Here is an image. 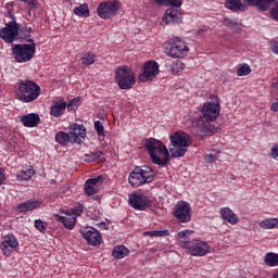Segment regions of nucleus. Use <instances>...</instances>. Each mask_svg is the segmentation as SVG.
I'll return each mask as SVG.
<instances>
[{"label":"nucleus","mask_w":278,"mask_h":278,"mask_svg":"<svg viewBox=\"0 0 278 278\" xmlns=\"http://www.w3.org/2000/svg\"><path fill=\"white\" fill-rule=\"evenodd\" d=\"M144 148L149 153L153 164L165 166L169 162V151L161 141L150 138L144 142Z\"/></svg>","instance_id":"nucleus-1"},{"label":"nucleus","mask_w":278,"mask_h":278,"mask_svg":"<svg viewBox=\"0 0 278 278\" xmlns=\"http://www.w3.org/2000/svg\"><path fill=\"white\" fill-rule=\"evenodd\" d=\"M169 153L174 159L184 157L188 148L192 144L191 137L185 132L177 131L169 136Z\"/></svg>","instance_id":"nucleus-2"},{"label":"nucleus","mask_w":278,"mask_h":278,"mask_svg":"<svg viewBox=\"0 0 278 278\" xmlns=\"http://www.w3.org/2000/svg\"><path fill=\"white\" fill-rule=\"evenodd\" d=\"M40 87L34 80H20L16 97L24 103H30L40 96Z\"/></svg>","instance_id":"nucleus-3"},{"label":"nucleus","mask_w":278,"mask_h":278,"mask_svg":"<svg viewBox=\"0 0 278 278\" xmlns=\"http://www.w3.org/2000/svg\"><path fill=\"white\" fill-rule=\"evenodd\" d=\"M29 43H17L12 48L14 60L22 64L31 61L36 54V43L33 38L27 39Z\"/></svg>","instance_id":"nucleus-4"},{"label":"nucleus","mask_w":278,"mask_h":278,"mask_svg":"<svg viewBox=\"0 0 278 278\" xmlns=\"http://www.w3.org/2000/svg\"><path fill=\"white\" fill-rule=\"evenodd\" d=\"M154 180V172L148 166L137 167L130 176H128V184L135 188H139L146 184H150Z\"/></svg>","instance_id":"nucleus-5"},{"label":"nucleus","mask_w":278,"mask_h":278,"mask_svg":"<svg viewBox=\"0 0 278 278\" xmlns=\"http://www.w3.org/2000/svg\"><path fill=\"white\" fill-rule=\"evenodd\" d=\"M115 81L117 83V86H119V89L129 90L137 81L136 74L131 67L122 65V67L115 70Z\"/></svg>","instance_id":"nucleus-6"},{"label":"nucleus","mask_w":278,"mask_h":278,"mask_svg":"<svg viewBox=\"0 0 278 278\" xmlns=\"http://www.w3.org/2000/svg\"><path fill=\"white\" fill-rule=\"evenodd\" d=\"M215 128L203 115H194L190 124V132L197 137L214 135Z\"/></svg>","instance_id":"nucleus-7"},{"label":"nucleus","mask_w":278,"mask_h":278,"mask_svg":"<svg viewBox=\"0 0 278 278\" xmlns=\"http://www.w3.org/2000/svg\"><path fill=\"white\" fill-rule=\"evenodd\" d=\"M189 51L187 42L180 37L170 39L168 47L165 48V54L172 59H184Z\"/></svg>","instance_id":"nucleus-8"},{"label":"nucleus","mask_w":278,"mask_h":278,"mask_svg":"<svg viewBox=\"0 0 278 278\" xmlns=\"http://www.w3.org/2000/svg\"><path fill=\"white\" fill-rule=\"evenodd\" d=\"M121 9V3L117 0L100 2L98 5L97 12L98 16L102 20H110L117 15L118 10Z\"/></svg>","instance_id":"nucleus-9"},{"label":"nucleus","mask_w":278,"mask_h":278,"mask_svg":"<svg viewBox=\"0 0 278 278\" xmlns=\"http://www.w3.org/2000/svg\"><path fill=\"white\" fill-rule=\"evenodd\" d=\"M160 73V65L156 61L149 60L143 64L142 74H139V83L152 81Z\"/></svg>","instance_id":"nucleus-10"},{"label":"nucleus","mask_w":278,"mask_h":278,"mask_svg":"<svg viewBox=\"0 0 278 278\" xmlns=\"http://www.w3.org/2000/svg\"><path fill=\"white\" fill-rule=\"evenodd\" d=\"M173 216L178 223H189L192 217V208L189 203L181 202L173 210Z\"/></svg>","instance_id":"nucleus-11"},{"label":"nucleus","mask_w":278,"mask_h":278,"mask_svg":"<svg viewBox=\"0 0 278 278\" xmlns=\"http://www.w3.org/2000/svg\"><path fill=\"white\" fill-rule=\"evenodd\" d=\"M1 251L4 256L10 257L13 252H17L20 249V243L17 239L12 235L9 233L1 239Z\"/></svg>","instance_id":"nucleus-12"},{"label":"nucleus","mask_w":278,"mask_h":278,"mask_svg":"<svg viewBox=\"0 0 278 278\" xmlns=\"http://www.w3.org/2000/svg\"><path fill=\"white\" fill-rule=\"evenodd\" d=\"M220 114V104L216 102H205L202 106V117L208 123L216 121Z\"/></svg>","instance_id":"nucleus-13"},{"label":"nucleus","mask_w":278,"mask_h":278,"mask_svg":"<svg viewBox=\"0 0 278 278\" xmlns=\"http://www.w3.org/2000/svg\"><path fill=\"white\" fill-rule=\"evenodd\" d=\"M128 204H130V207L137 211H146L149 206H151V200L146 194L132 193L130 197H128Z\"/></svg>","instance_id":"nucleus-14"},{"label":"nucleus","mask_w":278,"mask_h":278,"mask_svg":"<svg viewBox=\"0 0 278 278\" xmlns=\"http://www.w3.org/2000/svg\"><path fill=\"white\" fill-rule=\"evenodd\" d=\"M187 250L192 256H204L210 253L211 247L205 241L192 239Z\"/></svg>","instance_id":"nucleus-15"},{"label":"nucleus","mask_w":278,"mask_h":278,"mask_svg":"<svg viewBox=\"0 0 278 278\" xmlns=\"http://www.w3.org/2000/svg\"><path fill=\"white\" fill-rule=\"evenodd\" d=\"M20 25L16 22H9L5 27L0 30V38L5 42L12 43L18 36Z\"/></svg>","instance_id":"nucleus-16"},{"label":"nucleus","mask_w":278,"mask_h":278,"mask_svg":"<svg viewBox=\"0 0 278 278\" xmlns=\"http://www.w3.org/2000/svg\"><path fill=\"white\" fill-rule=\"evenodd\" d=\"M70 137L72 138V143H80L79 139H86V128L84 124H70Z\"/></svg>","instance_id":"nucleus-17"},{"label":"nucleus","mask_w":278,"mask_h":278,"mask_svg":"<svg viewBox=\"0 0 278 278\" xmlns=\"http://www.w3.org/2000/svg\"><path fill=\"white\" fill-rule=\"evenodd\" d=\"M103 179H104L103 176H98L93 179H89L85 181V194L90 197L98 193L99 188L103 182Z\"/></svg>","instance_id":"nucleus-18"},{"label":"nucleus","mask_w":278,"mask_h":278,"mask_svg":"<svg viewBox=\"0 0 278 278\" xmlns=\"http://www.w3.org/2000/svg\"><path fill=\"white\" fill-rule=\"evenodd\" d=\"M62 213L65 214V216L55 215L58 222L62 223L66 229L73 230L77 223L76 216L68 211H62Z\"/></svg>","instance_id":"nucleus-19"},{"label":"nucleus","mask_w":278,"mask_h":278,"mask_svg":"<svg viewBox=\"0 0 278 278\" xmlns=\"http://www.w3.org/2000/svg\"><path fill=\"white\" fill-rule=\"evenodd\" d=\"M83 233V237H85V240H87V243L96 247L101 243L102 237L98 230L94 228H89V230H83L80 231Z\"/></svg>","instance_id":"nucleus-20"},{"label":"nucleus","mask_w":278,"mask_h":278,"mask_svg":"<svg viewBox=\"0 0 278 278\" xmlns=\"http://www.w3.org/2000/svg\"><path fill=\"white\" fill-rule=\"evenodd\" d=\"M163 20L166 24H179L181 20L180 10L176 8L166 9Z\"/></svg>","instance_id":"nucleus-21"},{"label":"nucleus","mask_w":278,"mask_h":278,"mask_svg":"<svg viewBox=\"0 0 278 278\" xmlns=\"http://www.w3.org/2000/svg\"><path fill=\"white\" fill-rule=\"evenodd\" d=\"M66 108H67V102H65L63 98H60L59 100H53L50 114L51 116L59 118L64 114Z\"/></svg>","instance_id":"nucleus-22"},{"label":"nucleus","mask_w":278,"mask_h":278,"mask_svg":"<svg viewBox=\"0 0 278 278\" xmlns=\"http://www.w3.org/2000/svg\"><path fill=\"white\" fill-rule=\"evenodd\" d=\"M219 214L222 219L229 223L230 225H237L239 223V217L229 207L220 208Z\"/></svg>","instance_id":"nucleus-23"},{"label":"nucleus","mask_w":278,"mask_h":278,"mask_svg":"<svg viewBox=\"0 0 278 278\" xmlns=\"http://www.w3.org/2000/svg\"><path fill=\"white\" fill-rule=\"evenodd\" d=\"M41 202L37 201V200H30L28 202L25 203H21L16 206L15 211L17 213H27L34 210H37L38 207L41 206Z\"/></svg>","instance_id":"nucleus-24"},{"label":"nucleus","mask_w":278,"mask_h":278,"mask_svg":"<svg viewBox=\"0 0 278 278\" xmlns=\"http://www.w3.org/2000/svg\"><path fill=\"white\" fill-rule=\"evenodd\" d=\"M193 233L192 230H182L177 233V241L179 245L184 249H188L191 244L192 240L190 236Z\"/></svg>","instance_id":"nucleus-25"},{"label":"nucleus","mask_w":278,"mask_h":278,"mask_svg":"<svg viewBox=\"0 0 278 278\" xmlns=\"http://www.w3.org/2000/svg\"><path fill=\"white\" fill-rule=\"evenodd\" d=\"M225 8L231 12L247 11V5L241 0H225Z\"/></svg>","instance_id":"nucleus-26"},{"label":"nucleus","mask_w":278,"mask_h":278,"mask_svg":"<svg viewBox=\"0 0 278 278\" xmlns=\"http://www.w3.org/2000/svg\"><path fill=\"white\" fill-rule=\"evenodd\" d=\"M220 23L229 30L238 33L241 29V24L238 23V20L232 17H224L220 20Z\"/></svg>","instance_id":"nucleus-27"},{"label":"nucleus","mask_w":278,"mask_h":278,"mask_svg":"<svg viewBox=\"0 0 278 278\" xmlns=\"http://www.w3.org/2000/svg\"><path fill=\"white\" fill-rule=\"evenodd\" d=\"M22 123L25 127H36L40 123V117L37 113H29L22 117Z\"/></svg>","instance_id":"nucleus-28"},{"label":"nucleus","mask_w":278,"mask_h":278,"mask_svg":"<svg viewBox=\"0 0 278 278\" xmlns=\"http://www.w3.org/2000/svg\"><path fill=\"white\" fill-rule=\"evenodd\" d=\"M250 7H260L262 11H267L268 5L274 2V0H243Z\"/></svg>","instance_id":"nucleus-29"},{"label":"nucleus","mask_w":278,"mask_h":278,"mask_svg":"<svg viewBox=\"0 0 278 278\" xmlns=\"http://www.w3.org/2000/svg\"><path fill=\"white\" fill-rule=\"evenodd\" d=\"M74 14L78 17H89L90 10L87 3H81L80 5L74 8Z\"/></svg>","instance_id":"nucleus-30"},{"label":"nucleus","mask_w":278,"mask_h":278,"mask_svg":"<svg viewBox=\"0 0 278 278\" xmlns=\"http://www.w3.org/2000/svg\"><path fill=\"white\" fill-rule=\"evenodd\" d=\"M263 262L269 267L278 266V253L269 252L264 256Z\"/></svg>","instance_id":"nucleus-31"},{"label":"nucleus","mask_w":278,"mask_h":278,"mask_svg":"<svg viewBox=\"0 0 278 278\" xmlns=\"http://www.w3.org/2000/svg\"><path fill=\"white\" fill-rule=\"evenodd\" d=\"M55 141L65 147L67 143L72 142L71 134H66L63 130H60V132L56 134L55 136Z\"/></svg>","instance_id":"nucleus-32"},{"label":"nucleus","mask_w":278,"mask_h":278,"mask_svg":"<svg viewBox=\"0 0 278 278\" xmlns=\"http://www.w3.org/2000/svg\"><path fill=\"white\" fill-rule=\"evenodd\" d=\"M260 228L269 230L278 228V218H267L258 224Z\"/></svg>","instance_id":"nucleus-33"},{"label":"nucleus","mask_w":278,"mask_h":278,"mask_svg":"<svg viewBox=\"0 0 278 278\" xmlns=\"http://www.w3.org/2000/svg\"><path fill=\"white\" fill-rule=\"evenodd\" d=\"M185 67H186V65H185V63H182V61L175 60L174 63H172L170 73L173 75L179 76L185 71Z\"/></svg>","instance_id":"nucleus-34"},{"label":"nucleus","mask_w":278,"mask_h":278,"mask_svg":"<svg viewBox=\"0 0 278 278\" xmlns=\"http://www.w3.org/2000/svg\"><path fill=\"white\" fill-rule=\"evenodd\" d=\"M129 254V250L124 245H117L113 248V257L121 260Z\"/></svg>","instance_id":"nucleus-35"},{"label":"nucleus","mask_w":278,"mask_h":278,"mask_svg":"<svg viewBox=\"0 0 278 278\" xmlns=\"http://www.w3.org/2000/svg\"><path fill=\"white\" fill-rule=\"evenodd\" d=\"M154 2L162 7H174V8H180L182 5V1L181 0H154Z\"/></svg>","instance_id":"nucleus-36"},{"label":"nucleus","mask_w":278,"mask_h":278,"mask_svg":"<svg viewBox=\"0 0 278 278\" xmlns=\"http://www.w3.org/2000/svg\"><path fill=\"white\" fill-rule=\"evenodd\" d=\"M35 175L34 169L29 168L27 170H22L17 174V180L18 181H28L31 179V177Z\"/></svg>","instance_id":"nucleus-37"},{"label":"nucleus","mask_w":278,"mask_h":278,"mask_svg":"<svg viewBox=\"0 0 278 278\" xmlns=\"http://www.w3.org/2000/svg\"><path fill=\"white\" fill-rule=\"evenodd\" d=\"M80 62L85 66H90V65L94 64L96 55L91 52L85 53V55L83 58H80Z\"/></svg>","instance_id":"nucleus-38"},{"label":"nucleus","mask_w":278,"mask_h":278,"mask_svg":"<svg viewBox=\"0 0 278 278\" xmlns=\"http://www.w3.org/2000/svg\"><path fill=\"white\" fill-rule=\"evenodd\" d=\"M93 128H96V132H98V139H100V141H103L105 138V134L102 122H93Z\"/></svg>","instance_id":"nucleus-39"},{"label":"nucleus","mask_w":278,"mask_h":278,"mask_svg":"<svg viewBox=\"0 0 278 278\" xmlns=\"http://www.w3.org/2000/svg\"><path fill=\"white\" fill-rule=\"evenodd\" d=\"M252 73V70L250 67V65H239V67L237 68V76L238 77H244L248 76Z\"/></svg>","instance_id":"nucleus-40"},{"label":"nucleus","mask_w":278,"mask_h":278,"mask_svg":"<svg viewBox=\"0 0 278 278\" xmlns=\"http://www.w3.org/2000/svg\"><path fill=\"white\" fill-rule=\"evenodd\" d=\"M103 156L101 151L91 152L90 154L85 155V162L92 163Z\"/></svg>","instance_id":"nucleus-41"},{"label":"nucleus","mask_w":278,"mask_h":278,"mask_svg":"<svg viewBox=\"0 0 278 278\" xmlns=\"http://www.w3.org/2000/svg\"><path fill=\"white\" fill-rule=\"evenodd\" d=\"M143 236H149V237H166V236H169V231L168 230H153V231L144 232Z\"/></svg>","instance_id":"nucleus-42"},{"label":"nucleus","mask_w":278,"mask_h":278,"mask_svg":"<svg viewBox=\"0 0 278 278\" xmlns=\"http://www.w3.org/2000/svg\"><path fill=\"white\" fill-rule=\"evenodd\" d=\"M33 33V28L28 26L18 27V34L21 35V38H28L30 37V34Z\"/></svg>","instance_id":"nucleus-43"},{"label":"nucleus","mask_w":278,"mask_h":278,"mask_svg":"<svg viewBox=\"0 0 278 278\" xmlns=\"http://www.w3.org/2000/svg\"><path fill=\"white\" fill-rule=\"evenodd\" d=\"M28 4L29 14L37 11L38 1L37 0H20Z\"/></svg>","instance_id":"nucleus-44"},{"label":"nucleus","mask_w":278,"mask_h":278,"mask_svg":"<svg viewBox=\"0 0 278 278\" xmlns=\"http://www.w3.org/2000/svg\"><path fill=\"white\" fill-rule=\"evenodd\" d=\"M218 159H219L218 153L216 154L210 153V154H206L204 157L205 162L207 163H215L216 161H218Z\"/></svg>","instance_id":"nucleus-45"},{"label":"nucleus","mask_w":278,"mask_h":278,"mask_svg":"<svg viewBox=\"0 0 278 278\" xmlns=\"http://www.w3.org/2000/svg\"><path fill=\"white\" fill-rule=\"evenodd\" d=\"M73 216H76V219L78 216H80L84 212V206L83 205H78L76 207H74L72 211H68Z\"/></svg>","instance_id":"nucleus-46"},{"label":"nucleus","mask_w":278,"mask_h":278,"mask_svg":"<svg viewBox=\"0 0 278 278\" xmlns=\"http://www.w3.org/2000/svg\"><path fill=\"white\" fill-rule=\"evenodd\" d=\"M35 227L40 231L45 232L47 230V224H45L41 219L35 220Z\"/></svg>","instance_id":"nucleus-47"},{"label":"nucleus","mask_w":278,"mask_h":278,"mask_svg":"<svg viewBox=\"0 0 278 278\" xmlns=\"http://www.w3.org/2000/svg\"><path fill=\"white\" fill-rule=\"evenodd\" d=\"M270 15L274 20L278 21V2L270 9Z\"/></svg>","instance_id":"nucleus-48"},{"label":"nucleus","mask_w":278,"mask_h":278,"mask_svg":"<svg viewBox=\"0 0 278 278\" xmlns=\"http://www.w3.org/2000/svg\"><path fill=\"white\" fill-rule=\"evenodd\" d=\"M78 98H74V100H70L68 104H66V108L72 111L74 110V108H76L78 105Z\"/></svg>","instance_id":"nucleus-49"},{"label":"nucleus","mask_w":278,"mask_h":278,"mask_svg":"<svg viewBox=\"0 0 278 278\" xmlns=\"http://www.w3.org/2000/svg\"><path fill=\"white\" fill-rule=\"evenodd\" d=\"M270 154L274 159H277L278 157V144L274 146L271 149H270Z\"/></svg>","instance_id":"nucleus-50"},{"label":"nucleus","mask_w":278,"mask_h":278,"mask_svg":"<svg viewBox=\"0 0 278 278\" xmlns=\"http://www.w3.org/2000/svg\"><path fill=\"white\" fill-rule=\"evenodd\" d=\"M271 52L278 55V41L275 40L271 45Z\"/></svg>","instance_id":"nucleus-51"},{"label":"nucleus","mask_w":278,"mask_h":278,"mask_svg":"<svg viewBox=\"0 0 278 278\" xmlns=\"http://www.w3.org/2000/svg\"><path fill=\"white\" fill-rule=\"evenodd\" d=\"M208 30V27L204 26L203 28H200L198 31H197V35L202 37L204 36L205 33H207Z\"/></svg>","instance_id":"nucleus-52"},{"label":"nucleus","mask_w":278,"mask_h":278,"mask_svg":"<svg viewBox=\"0 0 278 278\" xmlns=\"http://www.w3.org/2000/svg\"><path fill=\"white\" fill-rule=\"evenodd\" d=\"M5 172L2 168H0V186L5 181Z\"/></svg>","instance_id":"nucleus-53"},{"label":"nucleus","mask_w":278,"mask_h":278,"mask_svg":"<svg viewBox=\"0 0 278 278\" xmlns=\"http://www.w3.org/2000/svg\"><path fill=\"white\" fill-rule=\"evenodd\" d=\"M270 110L273 112H278V100L277 102H273V104H270Z\"/></svg>","instance_id":"nucleus-54"},{"label":"nucleus","mask_w":278,"mask_h":278,"mask_svg":"<svg viewBox=\"0 0 278 278\" xmlns=\"http://www.w3.org/2000/svg\"><path fill=\"white\" fill-rule=\"evenodd\" d=\"M98 227L102 228V229H109V225L105 223H100L98 224Z\"/></svg>","instance_id":"nucleus-55"},{"label":"nucleus","mask_w":278,"mask_h":278,"mask_svg":"<svg viewBox=\"0 0 278 278\" xmlns=\"http://www.w3.org/2000/svg\"><path fill=\"white\" fill-rule=\"evenodd\" d=\"M273 278H278V270L273 275Z\"/></svg>","instance_id":"nucleus-56"},{"label":"nucleus","mask_w":278,"mask_h":278,"mask_svg":"<svg viewBox=\"0 0 278 278\" xmlns=\"http://www.w3.org/2000/svg\"><path fill=\"white\" fill-rule=\"evenodd\" d=\"M211 99H217V96H211Z\"/></svg>","instance_id":"nucleus-57"}]
</instances>
